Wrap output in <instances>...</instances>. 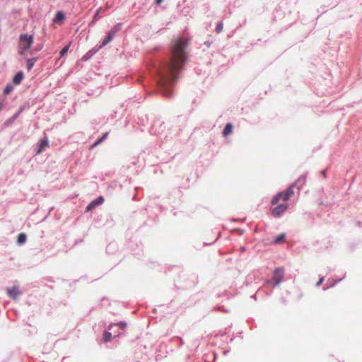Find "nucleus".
I'll list each match as a JSON object with an SVG mask.
<instances>
[{
  "label": "nucleus",
  "instance_id": "f3484780",
  "mask_svg": "<svg viewBox=\"0 0 362 362\" xmlns=\"http://www.w3.org/2000/svg\"><path fill=\"white\" fill-rule=\"evenodd\" d=\"M103 11V8L100 7L97 11L95 12L94 16H93V22H95V21H97L98 19H100L101 18V16H100V14Z\"/></svg>",
  "mask_w": 362,
  "mask_h": 362
},
{
  "label": "nucleus",
  "instance_id": "ddd939ff",
  "mask_svg": "<svg viewBox=\"0 0 362 362\" xmlns=\"http://www.w3.org/2000/svg\"><path fill=\"white\" fill-rule=\"evenodd\" d=\"M232 131H233V125H232V124L231 123H228L225 126V127H224V129L223 130V136H226L231 134Z\"/></svg>",
  "mask_w": 362,
  "mask_h": 362
},
{
  "label": "nucleus",
  "instance_id": "cd10ccee",
  "mask_svg": "<svg viewBox=\"0 0 362 362\" xmlns=\"http://www.w3.org/2000/svg\"><path fill=\"white\" fill-rule=\"evenodd\" d=\"M100 143H101V141H100L99 139H98V140H97V141H95V142L92 145V146H91V147H92V148H94V147L97 146Z\"/></svg>",
  "mask_w": 362,
  "mask_h": 362
},
{
  "label": "nucleus",
  "instance_id": "412c9836",
  "mask_svg": "<svg viewBox=\"0 0 362 362\" xmlns=\"http://www.w3.org/2000/svg\"><path fill=\"white\" fill-rule=\"evenodd\" d=\"M158 124H159L160 126V128H161L163 127V125L164 124L163 122H161V123H158ZM157 126V123H155L153 126H152V128H151V132L154 134H159L160 133V131H157V129H156Z\"/></svg>",
  "mask_w": 362,
  "mask_h": 362
},
{
  "label": "nucleus",
  "instance_id": "a878e982",
  "mask_svg": "<svg viewBox=\"0 0 362 362\" xmlns=\"http://www.w3.org/2000/svg\"><path fill=\"white\" fill-rule=\"evenodd\" d=\"M324 281V277L320 279V280L316 283V286H319Z\"/></svg>",
  "mask_w": 362,
  "mask_h": 362
},
{
  "label": "nucleus",
  "instance_id": "6e6552de",
  "mask_svg": "<svg viewBox=\"0 0 362 362\" xmlns=\"http://www.w3.org/2000/svg\"><path fill=\"white\" fill-rule=\"evenodd\" d=\"M115 36V34L114 33V31L109 30L108 33H107L106 37L101 42L100 47L106 46L108 43L110 42V41L114 38Z\"/></svg>",
  "mask_w": 362,
  "mask_h": 362
},
{
  "label": "nucleus",
  "instance_id": "1a4fd4ad",
  "mask_svg": "<svg viewBox=\"0 0 362 362\" xmlns=\"http://www.w3.org/2000/svg\"><path fill=\"white\" fill-rule=\"evenodd\" d=\"M49 146V141L47 138L40 140L38 143L37 153H41Z\"/></svg>",
  "mask_w": 362,
  "mask_h": 362
},
{
  "label": "nucleus",
  "instance_id": "5701e85b",
  "mask_svg": "<svg viewBox=\"0 0 362 362\" xmlns=\"http://www.w3.org/2000/svg\"><path fill=\"white\" fill-rule=\"evenodd\" d=\"M223 22L220 21L217 23L216 27V33H219L223 30Z\"/></svg>",
  "mask_w": 362,
  "mask_h": 362
},
{
  "label": "nucleus",
  "instance_id": "2f4dec72",
  "mask_svg": "<svg viewBox=\"0 0 362 362\" xmlns=\"http://www.w3.org/2000/svg\"><path fill=\"white\" fill-rule=\"evenodd\" d=\"M325 172H326V170H322V173L325 175Z\"/></svg>",
  "mask_w": 362,
  "mask_h": 362
},
{
  "label": "nucleus",
  "instance_id": "72a5a7b5",
  "mask_svg": "<svg viewBox=\"0 0 362 362\" xmlns=\"http://www.w3.org/2000/svg\"><path fill=\"white\" fill-rule=\"evenodd\" d=\"M252 298H255H255H256L255 295H253V296H252Z\"/></svg>",
  "mask_w": 362,
  "mask_h": 362
},
{
  "label": "nucleus",
  "instance_id": "473e14b6",
  "mask_svg": "<svg viewBox=\"0 0 362 362\" xmlns=\"http://www.w3.org/2000/svg\"><path fill=\"white\" fill-rule=\"evenodd\" d=\"M228 352V351H223V354H226Z\"/></svg>",
  "mask_w": 362,
  "mask_h": 362
},
{
  "label": "nucleus",
  "instance_id": "9b49d317",
  "mask_svg": "<svg viewBox=\"0 0 362 362\" xmlns=\"http://www.w3.org/2000/svg\"><path fill=\"white\" fill-rule=\"evenodd\" d=\"M23 71H18L13 77V83L18 85L21 83L23 78Z\"/></svg>",
  "mask_w": 362,
  "mask_h": 362
},
{
  "label": "nucleus",
  "instance_id": "f03ea898",
  "mask_svg": "<svg viewBox=\"0 0 362 362\" xmlns=\"http://www.w3.org/2000/svg\"><path fill=\"white\" fill-rule=\"evenodd\" d=\"M20 41L21 43V48L19 52L20 54H23L25 51H27L33 43V36L28 35L26 34H22L20 35Z\"/></svg>",
  "mask_w": 362,
  "mask_h": 362
},
{
  "label": "nucleus",
  "instance_id": "7c9ffc66",
  "mask_svg": "<svg viewBox=\"0 0 362 362\" xmlns=\"http://www.w3.org/2000/svg\"><path fill=\"white\" fill-rule=\"evenodd\" d=\"M3 105H4L3 103L1 102H0V110L2 108Z\"/></svg>",
  "mask_w": 362,
  "mask_h": 362
},
{
  "label": "nucleus",
  "instance_id": "2eb2a0df",
  "mask_svg": "<svg viewBox=\"0 0 362 362\" xmlns=\"http://www.w3.org/2000/svg\"><path fill=\"white\" fill-rule=\"evenodd\" d=\"M27 236L25 233H20L18 236L17 243L19 245H22L25 243Z\"/></svg>",
  "mask_w": 362,
  "mask_h": 362
},
{
  "label": "nucleus",
  "instance_id": "bb28decb",
  "mask_svg": "<svg viewBox=\"0 0 362 362\" xmlns=\"http://www.w3.org/2000/svg\"><path fill=\"white\" fill-rule=\"evenodd\" d=\"M100 143H101V141H100L99 139H98V140H97V141H95V142L92 145V146H91V147H92V148H94V147L97 146Z\"/></svg>",
  "mask_w": 362,
  "mask_h": 362
},
{
  "label": "nucleus",
  "instance_id": "4be33fe9",
  "mask_svg": "<svg viewBox=\"0 0 362 362\" xmlns=\"http://www.w3.org/2000/svg\"><path fill=\"white\" fill-rule=\"evenodd\" d=\"M111 338H112V334L107 331L105 332L104 336H103L104 341H109L111 340Z\"/></svg>",
  "mask_w": 362,
  "mask_h": 362
},
{
  "label": "nucleus",
  "instance_id": "6ab92c4d",
  "mask_svg": "<svg viewBox=\"0 0 362 362\" xmlns=\"http://www.w3.org/2000/svg\"><path fill=\"white\" fill-rule=\"evenodd\" d=\"M282 199V196L281 194V193H278L277 194H276L272 199V204H276L279 200Z\"/></svg>",
  "mask_w": 362,
  "mask_h": 362
},
{
  "label": "nucleus",
  "instance_id": "9d476101",
  "mask_svg": "<svg viewBox=\"0 0 362 362\" xmlns=\"http://www.w3.org/2000/svg\"><path fill=\"white\" fill-rule=\"evenodd\" d=\"M306 181V175H303L300 176L296 182L293 183L294 187L296 186L298 189H301V187L305 185Z\"/></svg>",
  "mask_w": 362,
  "mask_h": 362
},
{
  "label": "nucleus",
  "instance_id": "f257e3e1",
  "mask_svg": "<svg viewBox=\"0 0 362 362\" xmlns=\"http://www.w3.org/2000/svg\"><path fill=\"white\" fill-rule=\"evenodd\" d=\"M187 44V40L182 38L175 40L168 59L156 68L160 90L166 97L173 95V86L186 61Z\"/></svg>",
  "mask_w": 362,
  "mask_h": 362
},
{
  "label": "nucleus",
  "instance_id": "4468645a",
  "mask_svg": "<svg viewBox=\"0 0 362 362\" xmlns=\"http://www.w3.org/2000/svg\"><path fill=\"white\" fill-rule=\"evenodd\" d=\"M36 61H37V58H35V57L30 58L27 60V66H27V69L28 71H30L33 69Z\"/></svg>",
  "mask_w": 362,
  "mask_h": 362
},
{
  "label": "nucleus",
  "instance_id": "39448f33",
  "mask_svg": "<svg viewBox=\"0 0 362 362\" xmlns=\"http://www.w3.org/2000/svg\"><path fill=\"white\" fill-rule=\"evenodd\" d=\"M6 292L9 297L13 300H16L21 294L19 288L16 286L6 288Z\"/></svg>",
  "mask_w": 362,
  "mask_h": 362
},
{
  "label": "nucleus",
  "instance_id": "dca6fc26",
  "mask_svg": "<svg viewBox=\"0 0 362 362\" xmlns=\"http://www.w3.org/2000/svg\"><path fill=\"white\" fill-rule=\"evenodd\" d=\"M286 237L285 233H281L275 239H274V243L275 244H279L282 243L284 240V238Z\"/></svg>",
  "mask_w": 362,
  "mask_h": 362
},
{
  "label": "nucleus",
  "instance_id": "c756f323",
  "mask_svg": "<svg viewBox=\"0 0 362 362\" xmlns=\"http://www.w3.org/2000/svg\"><path fill=\"white\" fill-rule=\"evenodd\" d=\"M162 1H163V0H156V5H160Z\"/></svg>",
  "mask_w": 362,
  "mask_h": 362
},
{
  "label": "nucleus",
  "instance_id": "0eeeda50",
  "mask_svg": "<svg viewBox=\"0 0 362 362\" xmlns=\"http://www.w3.org/2000/svg\"><path fill=\"white\" fill-rule=\"evenodd\" d=\"M293 187L294 185H291L289 187H288L286 190L280 192L282 196V199L284 201H288L291 195L293 194Z\"/></svg>",
  "mask_w": 362,
  "mask_h": 362
},
{
  "label": "nucleus",
  "instance_id": "423d86ee",
  "mask_svg": "<svg viewBox=\"0 0 362 362\" xmlns=\"http://www.w3.org/2000/svg\"><path fill=\"white\" fill-rule=\"evenodd\" d=\"M104 202V198L103 196L98 197L97 199L93 200L86 207L87 211H90L95 206L102 204Z\"/></svg>",
  "mask_w": 362,
  "mask_h": 362
},
{
  "label": "nucleus",
  "instance_id": "7ed1b4c3",
  "mask_svg": "<svg viewBox=\"0 0 362 362\" xmlns=\"http://www.w3.org/2000/svg\"><path fill=\"white\" fill-rule=\"evenodd\" d=\"M285 270L283 267H277L274 271L272 277L274 287L278 286L284 281Z\"/></svg>",
  "mask_w": 362,
  "mask_h": 362
},
{
  "label": "nucleus",
  "instance_id": "393cba45",
  "mask_svg": "<svg viewBox=\"0 0 362 362\" xmlns=\"http://www.w3.org/2000/svg\"><path fill=\"white\" fill-rule=\"evenodd\" d=\"M108 136V132L105 133L100 139H98L101 142L103 141Z\"/></svg>",
  "mask_w": 362,
  "mask_h": 362
},
{
  "label": "nucleus",
  "instance_id": "a211bd4d",
  "mask_svg": "<svg viewBox=\"0 0 362 362\" xmlns=\"http://www.w3.org/2000/svg\"><path fill=\"white\" fill-rule=\"evenodd\" d=\"M13 90V86L11 84H7L5 88L4 89L3 93L4 95H8L11 93Z\"/></svg>",
  "mask_w": 362,
  "mask_h": 362
},
{
  "label": "nucleus",
  "instance_id": "aec40b11",
  "mask_svg": "<svg viewBox=\"0 0 362 362\" xmlns=\"http://www.w3.org/2000/svg\"><path fill=\"white\" fill-rule=\"evenodd\" d=\"M122 24L119 23H117L110 30L114 31V33L116 35V33L122 29Z\"/></svg>",
  "mask_w": 362,
  "mask_h": 362
},
{
  "label": "nucleus",
  "instance_id": "20e7f679",
  "mask_svg": "<svg viewBox=\"0 0 362 362\" xmlns=\"http://www.w3.org/2000/svg\"><path fill=\"white\" fill-rule=\"evenodd\" d=\"M288 209V204H281L276 206L273 209L272 211V215L275 217L278 218L280 217Z\"/></svg>",
  "mask_w": 362,
  "mask_h": 362
},
{
  "label": "nucleus",
  "instance_id": "b1692460",
  "mask_svg": "<svg viewBox=\"0 0 362 362\" xmlns=\"http://www.w3.org/2000/svg\"><path fill=\"white\" fill-rule=\"evenodd\" d=\"M69 45H66L65 46L60 52V55L61 57H63L64 55H65L68 50H69Z\"/></svg>",
  "mask_w": 362,
  "mask_h": 362
},
{
  "label": "nucleus",
  "instance_id": "f8f14e48",
  "mask_svg": "<svg viewBox=\"0 0 362 362\" xmlns=\"http://www.w3.org/2000/svg\"><path fill=\"white\" fill-rule=\"evenodd\" d=\"M64 18H65L64 13L62 11H59L57 12L56 16L54 19V22H55V23L63 22Z\"/></svg>",
  "mask_w": 362,
  "mask_h": 362
},
{
  "label": "nucleus",
  "instance_id": "c85d7f7f",
  "mask_svg": "<svg viewBox=\"0 0 362 362\" xmlns=\"http://www.w3.org/2000/svg\"><path fill=\"white\" fill-rule=\"evenodd\" d=\"M119 324H120V325H121L122 329H124L126 327V323L125 322H121Z\"/></svg>",
  "mask_w": 362,
  "mask_h": 362
}]
</instances>
